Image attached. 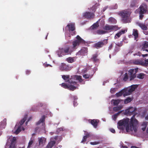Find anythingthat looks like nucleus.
Returning a JSON list of instances; mask_svg holds the SVG:
<instances>
[{"mask_svg":"<svg viewBox=\"0 0 148 148\" xmlns=\"http://www.w3.org/2000/svg\"><path fill=\"white\" fill-rule=\"evenodd\" d=\"M137 108L133 107H130L125 110V114L127 116L133 115L131 118L130 121L128 118L123 119L119 121L118 123L117 127L118 129L123 130L125 127L126 132H129L130 131H134L136 132L137 130L138 121L135 118V116L137 115L136 112Z\"/></svg>","mask_w":148,"mask_h":148,"instance_id":"obj_1","label":"nucleus"},{"mask_svg":"<svg viewBox=\"0 0 148 148\" xmlns=\"http://www.w3.org/2000/svg\"><path fill=\"white\" fill-rule=\"evenodd\" d=\"M138 68H136L131 69L129 70L128 73L130 81L133 80L136 77L140 79H143L144 78L146 74L143 73H140L138 74L137 76L136 75V74L138 71Z\"/></svg>","mask_w":148,"mask_h":148,"instance_id":"obj_2","label":"nucleus"},{"mask_svg":"<svg viewBox=\"0 0 148 148\" xmlns=\"http://www.w3.org/2000/svg\"><path fill=\"white\" fill-rule=\"evenodd\" d=\"M73 52L72 49L69 47H67L59 49L58 52V55L59 57H60L62 56L71 55Z\"/></svg>","mask_w":148,"mask_h":148,"instance_id":"obj_3","label":"nucleus"},{"mask_svg":"<svg viewBox=\"0 0 148 148\" xmlns=\"http://www.w3.org/2000/svg\"><path fill=\"white\" fill-rule=\"evenodd\" d=\"M77 40H75L72 42L73 47H71L72 49L73 52L76 49L77 47L81 44L85 43V41L79 36L77 35L76 37Z\"/></svg>","mask_w":148,"mask_h":148,"instance_id":"obj_4","label":"nucleus"},{"mask_svg":"<svg viewBox=\"0 0 148 148\" xmlns=\"http://www.w3.org/2000/svg\"><path fill=\"white\" fill-rule=\"evenodd\" d=\"M131 13L130 11L126 10H125L121 13L122 17V21L125 23H127L129 21V18Z\"/></svg>","mask_w":148,"mask_h":148,"instance_id":"obj_5","label":"nucleus"},{"mask_svg":"<svg viewBox=\"0 0 148 148\" xmlns=\"http://www.w3.org/2000/svg\"><path fill=\"white\" fill-rule=\"evenodd\" d=\"M65 29H67L71 35L73 36L75 34L76 31L75 24L73 23L68 24L65 27Z\"/></svg>","mask_w":148,"mask_h":148,"instance_id":"obj_6","label":"nucleus"},{"mask_svg":"<svg viewBox=\"0 0 148 148\" xmlns=\"http://www.w3.org/2000/svg\"><path fill=\"white\" fill-rule=\"evenodd\" d=\"M138 86L137 84L132 85L131 86L125 88L118 92H132L134 91Z\"/></svg>","mask_w":148,"mask_h":148,"instance_id":"obj_7","label":"nucleus"},{"mask_svg":"<svg viewBox=\"0 0 148 148\" xmlns=\"http://www.w3.org/2000/svg\"><path fill=\"white\" fill-rule=\"evenodd\" d=\"M137 10L138 12L142 13H146L148 12L147 6L145 3H143L140 5Z\"/></svg>","mask_w":148,"mask_h":148,"instance_id":"obj_8","label":"nucleus"},{"mask_svg":"<svg viewBox=\"0 0 148 148\" xmlns=\"http://www.w3.org/2000/svg\"><path fill=\"white\" fill-rule=\"evenodd\" d=\"M67 82L71 84V85H69L68 89L73 91L77 88V86H74L77 83L74 81V79H70L68 80Z\"/></svg>","mask_w":148,"mask_h":148,"instance_id":"obj_9","label":"nucleus"},{"mask_svg":"<svg viewBox=\"0 0 148 148\" xmlns=\"http://www.w3.org/2000/svg\"><path fill=\"white\" fill-rule=\"evenodd\" d=\"M108 42V39H104L95 43L94 45V47L95 48L98 49L105 45Z\"/></svg>","mask_w":148,"mask_h":148,"instance_id":"obj_10","label":"nucleus"},{"mask_svg":"<svg viewBox=\"0 0 148 148\" xmlns=\"http://www.w3.org/2000/svg\"><path fill=\"white\" fill-rule=\"evenodd\" d=\"M104 29L110 32L112 31H116L120 29L116 25H106Z\"/></svg>","mask_w":148,"mask_h":148,"instance_id":"obj_11","label":"nucleus"},{"mask_svg":"<svg viewBox=\"0 0 148 148\" xmlns=\"http://www.w3.org/2000/svg\"><path fill=\"white\" fill-rule=\"evenodd\" d=\"M139 0H131L129 6L130 8H135L138 6Z\"/></svg>","mask_w":148,"mask_h":148,"instance_id":"obj_12","label":"nucleus"},{"mask_svg":"<svg viewBox=\"0 0 148 148\" xmlns=\"http://www.w3.org/2000/svg\"><path fill=\"white\" fill-rule=\"evenodd\" d=\"M70 67L66 64L62 63L60 66V69L62 71H69L70 70Z\"/></svg>","mask_w":148,"mask_h":148,"instance_id":"obj_13","label":"nucleus"},{"mask_svg":"<svg viewBox=\"0 0 148 148\" xmlns=\"http://www.w3.org/2000/svg\"><path fill=\"white\" fill-rule=\"evenodd\" d=\"M6 125V120L5 119L0 122V136L2 132L1 130L5 128V126Z\"/></svg>","mask_w":148,"mask_h":148,"instance_id":"obj_14","label":"nucleus"},{"mask_svg":"<svg viewBox=\"0 0 148 148\" xmlns=\"http://www.w3.org/2000/svg\"><path fill=\"white\" fill-rule=\"evenodd\" d=\"M94 15L93 13L89 12H86L83 14V16L87 19H89L93 17Z\"/></svg>","mask_w":148,"mask_h":148,"instance_id":"obj_15","label":"nucleus"},{"mask_svg":"<svg viewBox=\"0 0 148 148\" xmlns=\"http://www.w3.org/2000/svg\"><path fill=\"white\" fill-rule=\"evenodd\" d=\"M134 64L142 66V60L140 59H135L133 60Z\"/></svg>","mask_w":148,"mask_h":148,"instance_id":"obj_16","label":"nucleus"},{"mask_svg":"<svg viewBox=\"0 0 148 148\" xmlns=\"http://www.w3.org/2000/svg\"><path fill=\"white\" fill-rule=\"evenodd\" d=\"M142 49L148 52V42L145 41L142 45Z\"/></svg>","mask_w":148,"mask_h":148,"instance_id":"obj_17","label":"nucleus"},{"mask_svg":"<svg viewBox=\"0 0 148 148\" xmlns=\"http://www.w3.org/2000/svg\"><path fill=\"white\" fill-rule=\"evenodd\" d=\"M87 48L86 47L82 48L81 50L79 51L78 53L81 55H84L87 53Z\"/></svg>","mask_w":148,"mask_h":148,"instance_id":"obj_18","label":"nucleus"},{"mask_svg":"<svg viewBox=\"0 0 148 148\" xmlns=\"http://www.w3.org/2000/svg\"><path fill=\"white\" fill-rule=\"evenodd\" d=\"M45 115H43L42 117L40 119L39 121L37 123L36 125H39L40 123H42V125L45 124L44 122L45 121Z\"/></svg>","mask_w":148,"mask_h":148,"instance_id":"obj_19","label":"nucleus"},{"mask_svg":"<svg viewBox=\"0 0 148 148\" xmlns=\"http://www.w3.org/2000/svg\"><path fill=\"white\" fill-rule=\"evenodd\" d=\"M138 25L143 30H147L148 29L147 27L144 24L138 23Z\"/></svg>","mask_w":148,"mask_h":148,"instance_id":"obj_20","label":"nucleus"},{"mask_svg":"<svg viewBox=\"0 0 148 148\" xmlns=\"http://www.w3.org/2000/svg\"><path fill=\"white\" fill-rule=\"evenodd\" d=\"M56 141H51L48 143L46 148H52L56 144Z\"/></svg>","mask_w":148,"mask_h":148,"instance_id":"obj_21","label":"nucleus"},{"mask_svg":"<svg viewBox=\"0 0 148 148\" xmlns=\"http://www.w3.org/2000/svg\"><path fill=\"white\" fill-rule=\"evenodd\" d=\"M90 123L95 128L97 127L98 124V122L97 120H91Z\"/></svg>","mask_w":148,"mask_h":148,"instance_id":"obj_22","label":"nucleus"},{"mask_svg":"<svg viewBox=\"0 0 148 148\" xmlns=\"http://www.w3.org/2000/svg\"><path fill=\"white\" fill-rule=\"evenodd\" d=\"M97 57L98 55L97 53L94 54L92 55V57L91 58V59H92L94 62H98L99 60L97 58Z\"/></svg>","mask_w":148,"mask_h":148,"instance_id":"obj_23","label":"nucleus"},{"mask_svg":"<svg viewBox=\"0 0 148 148\" xmlns=\"http://www.w3.org/2000/svg\"><path fill=\"white\" fill-rule=\"evenodd\" d=\"M125 33V31L124 30H122L121 31L117 33L116 34L115 36L114 37L115 39H116L117 38V37H116L117 36V37L119 38L120 37L121 35L122 34H123Z\"/></svg>","mask_w":148,"mask_h":148,"instance_id":"obj_24","label":"nucleus"},{"mask_svg":"<svg viewBox=\"0 0 148 148\" xmlns=\"http://www.w3.org/2000/svg\"><path fill=\"white\" fill-rule=\"evenodd\" d=\"M132 35L134 36L135 39L136 40L138 37V30L136 29H133Z\"/></svg>","mask_w":148,"mask_h":148,"instance_id":"obj_25","label":"nucleus"},{"mask_svg":"<svg viewBox=\"0 0 148 148\" xmlns=\"http://www.w3.org/2000/svg\"><path fill=\"white\" fill-rule=\"evenodd\" d=\"M131 93H116V95L117 97H119L122 96L123 94H123V95L124 97H125L126 96H127L130 95Z\"/></svg>","mask_w":148,"mask_h":148,"instance_id":"obj_26","label":"nucleus"},{"mask_svg":"<svg viewBox=\"0 0 148 148\" xmlns=\"http://www.w3.org/2000/svg\"><path fill=\"white\" fill-rule=\"evenodd\" d=\"M133 100L132 98L130 97H128L125 100L124 102L125 104H127Z\"/></svg>","mask_w":148,"mask_h":148,"instance_id":"obj_27","label":"nucleus"},{"mask_svg":"<svg viewBox=\"0 0 148 148\" xmlns=\"http://www.w3.org/2000/svg\"><path fill=\"white\" fill-rule=\"evenodd\" d=\"M147 123L146 122H144L143 123L142 126H143V127L142 128V129L143 131L145 130L147 125Z\"/></svg>","mask_w":148,"mask_h":148,"instance_id":"obj_28","label":"nucleus"},{"mask_svg":"<svg viewBox=\"0 0 148 148\" xmlns=\"http://www.w3.org/2000/svg\"><path fill=\"white\" fill-rule=\"evenodd\" d=\"M99 5L98 3H96L95 5L92 6L91 8V10L94 12H95L97 7Z\"/></svg>","mask_w":148,"mask_h":148,"instance_id":"obj_29","label":"nucleus"},{"mask_svg":"<svg viewBox=\"0 0 148 148\" xmlns=\"http://www.w3.org/2000/svg\"><path fill=\"white\" fill-rule=\"evenodd\" d=\"M121 111L119 112L118 113L114 114L112 116V118L114 121H116L118 116L121 113Z\"/></svg>","mask_w":148,"mask_h":148,"instance_id":"obj_30","label":"nucleus"},{"mask_svg":"<svg viewBox=\"0 0 148 148\" xmlns=\"http://www.w3.org/2000/svg\"><path fill=\"white\" fill-rule=\"evenodd\" d=\"M109 21L112 23H116L117 21L114 18L111 17L109 19Z\"/></svg>","mask_w":148,"mask_h":148,"instance_id":"obj_31","label":"nucleus"},{"mask_svg":"<svg viewBox=\"0 0 148 148\" xmlns=\"http://www.w3.org/2000/svg\"><path fill=\"white\" fill-rule=\"evenodd\" d=\"M148 66V59H146L144 61L142 60V66Z\"/></svg>","mask_w":148,"mask_h":148,"instance_id":"obj_32","label":"nucleus"},{"mask_svg":"<svg viewBox=\"0 0 148 148\" xmlns=\"http://www.w3.org/2000/svg\"><path fill=\"white\" fill-rule=\"evenodd\" d=\"M122 108V106H118L116 107H114L113 108V110L115 112H117L119 110H121Z\"/></svg>","mask_w":148,"mask_h":148,"instance_id":"obj_33","label":"nucleus"},{"mask_svg":"<svg viewBox=\"0 0 148 148\" xmlns=\"http://www.w3.org/2000/svg\"><path fill=\"white\" fill-rule=\"evenodd\" d=\"M99 26V25L98 24L96 23H94L91 26V28L92 29H96Z\"/></svg>","mask_w":148,"mask_h":148,"instance_id":"obj_34","label":"nucleus"},{"mask_svg":"<svg viewBox=\"0 0 148 148\" xmlns=\"http://www.w3.org/2000/svg\"><path fill=\"white\" fill-rule=\"evenodd\" d=\"M128 73L127 74V73H126L124 75V77L123 78V80L124 81H126L128 79Z\"/></svg>","mask_w":148,"mask_h":148,"instance_id":"obj_35","label":"nucleus"},{"mask_svg":"<svg viewBox=\"0 0 148 148\" xmlns=\"http://www.w3.org/2000/svg\"><path fill=\"white\" fill-rule=\"evenodd\" d=\"M113 101V104L114 106H117L120 102V101L119 99L112 100Z\"/></svg>","mask_w":148,"mask_h":148,"instance_id":"obj_36","label":"nucleus"},{"mask_svg":"<svg viewBox=\"0 0 148 148\" xmlns=\"http://www.w3.org/2000/svg\"><path fill=\"white\" fill-rule=\"evenodd\" d=\"M67 61L69 63H72L74 62L73 59L71 57H69L67 58Z\"/></svg>","mask_w":148,"mask_h":148,"instance_id":"obj_37","label":"nucleus"},{"mask_svg":"<svg viewBox=\"0 0 148 148\" xmlns=\"http://www.w3.org/2000/svg\"><path fill=\"white\" fill-rule=\"evenodd\" d=\"M21 131V127L19 126L17 129L16 130L15 133L16 134H18Z\"/></svg>","mask_w":148,"mask_h":148,"instance_id":"obj_38","label":"nucleus"},{"mask_svg":"<svg viewBox=\"0 0 148 148\" xmlns=\"http://www.w3.org/2000/svg\"><path fill=\"white\" fill-rule=\"evenodd\" d=\"M26 120V118L25 117L23 119L21 120V121L19 122V124L20 125V126L22 125L25 122V121Z\"/></svg>","mask_w":148,"mask_h":148,"instance_id":"obj_39","label":"nucleus"},{"mask_svg":"<svg viewBox=\"0 0 148 148\" xmlns=\"http://www.w3.org/2000/svg\"><path fill=\"white\" fill-rule=\"evenodd\" d=\"M97 33L99 34H105L106 33V32L105 31L103 30H97Z\"/></svg>","mask_w":148,"mask_h":148,"instance_id":"obj_40","label":"nucleus"},{"mask_svg":"<svg viewBox=\"0 0 148 148\" xmlns=\"http://www.w3.org/2000/svg\"><path fill=\"white\" fill-rule=\"evenodd\" d=\"M61 86L64 88L68 89L69 85H68L65 83H62L61 84Z\"/></svg>","mask_w":148,"mask_h":148,"instance_id":"obj_41","label":"nucleus"},{"mask_svg":"<svg viewBox=\"0 0 148 148\" xmlns=\"http://www.w3.org/2000/svg\"><path fill=\"white\" fill-rule=\"evenodd\" d=\"M16 143H11L10 145L9 148H16Z\"/></svg>","mask_w":148,"mask_h":148,"instance_id":"obj_42","label":"nucleus"},{"mask_svg":"<svg viewBox=\"0 0 148 148\" xmlns=\"http://www.w3.org/2000/svg\"><path fill=\"white\" fill-rule=\"evenodd\" d=\"M74 101L73 102V105L74 106H76L78 105V103L75 100V99H77V98L76 96H74Z\"/></svg>","mask_w":148,"mask_h":148,"instance_id":"obj_43","label":"nucleus"},{"mask_svg":"<svg viewBox=\"0 0 148 148\" xmlns=\"http://www.w3.org/2000/svg\"><path fill=\"white\" fill-rule=\"evenodd\" d=\"M62 78L64 80H66L68 79L69 78V75H63L62 76Z\"/></svg>","mask_w":148,"mask_h":148,"instance_id":"obj_44","label":"nucleus"},{"mask_svg":"<svg viewBox=\"0 0 148 148\" xmlns=\"http://www.w3.org/2000/svg\"><path fill=\"white\" fill-rule=\"evenodd\" d=\"M117 89V88H112L110 90V92H116Z\"/></svg>","mask_w":148,"mask_h":148,"instance_id":"obj_45","label":"nucleus"},{"mask_svg":"<svg viewBox=\"0 0 148 148\" xmlns=\"http://www.w3.org/2000/svg\"><path fill=\"white\" fill-rule=\"evenodd\" d=\"M33 141L32 140H29V141L28 143V145L27 147V148H30L31 147V145H32L33 143Z\"/></svg>","mask_w":148,"mask_h":148,"instance_id":"obj_46","label":"nucleus"},{"mask_svg":"<svg viewBox=\"0 0 148 148\" xmlns=\"http://www.w3.org/2000/svg\"><path fill=\"white\" fill-rule=\"evenodd\" d=\"M90 76V75L89 74H86L83 75V77L85 79L88 78Z\"/></svg>","mask_w":148,"mask_h":148,"instance_id":"obj_47","label":"nucleus"},{"mask_svg":"<svg viewBox=\"0 0 148 148\" xmlns=\"http://www.w3.org/2000/svg\"><path fill=\"white\" fill-rule=\"evenodd\" d=\"M87 138L86 136H84L82 140L81 141V143L85 142L86 141Z\"/></svg>","mask_w":148,"mask_h":148,"instance_id":"obj_48","label":"nucleus"},{"mask_svg":"<svg viewBox=\"0 0 148 148\" xmlns=\"http://www.w3.org/2000/svg\"><path fill=\"white\" fill-rule=\"evenodd\" d=\"M16 140V139L15 137H13L11 141V143H16L15 141Z\"/></svg>","mask_w":148,"mask_h":148,"instance_id":"obj_49","label":"nucleus"},{"mask_svg":"<svg viewBox=\"0 0 148 148\" xmlns=\"http://www.w3.org/2000/svg\"><path fill=\"white\" fill-rule=\"evenodd\" d=\"M139 14V18L141 20L143 17L144 16L143 15L144 14H145V13H140V12H138Z\"/></svg>","mask_w":148,"mask_h":148,"instance_id":"obj_50","label":"nucleus"},{"mask_svg":"<svg viewBox=\"0 0 148 148\" xmlns=\"http://www.w3.org/2000/svg\"><path fill=\"white\" fill-rule=\"evenodd\" d=\"M39 144L40 145L41 144L42 145L43 144V140L41 138L39 139L38 140Z\"/></svg>","mask_w":148,"mask_h":148,"instance_id":"obj_51","label":"nucleus"},{"mask_svg":"<svg viewBox=\"0 0 148 148\" xmlns=\"http://www.w3.org/2000/svg\"><path fill=\"white\" fill-rule=\"evenodd\" d=\"M64 128L63 127L58 128L57 130V132H59L60 131L64 130Z\"/></svg>","mask_w":148,"mask_h":148,"instance_id":"obj_52","label":"nucleus"},{"mask_svg":"<svg viewBox=\"0 0 148 148\" xmlns=\"http://www.w3.org/2000/svg\"><path fill=\"white\" fill-rule=\"evenodd\" d=\"M121 147L122 148H127V147L125 146L123 143H122L121 145Z\"/></svg>","mask_w":148,"mask_h":148,"instance_id":"obj_53","label":"nucleus"},{"mask_svg":"<svg viewBox=\"0 0 148 148\" xmlns=\"http://www.w3.org/2000/svg\"><path fill=\"white\" fill-rule=\"evenodd\" d=\"M110 131L112 133H114L115 132L114 129L113 128H111L110 130Z\"/></svg>","mask_w":148,"mask_h":148,"instance_id":"obj_54","label":"nucleus"},{"mask_svg":"<svg viewBox=\"0 0 148 148\" xmlns=\"http://www.w3.org/2000/svg\"><path fill=\"white\" fill-rule=\"evenodd\" d=\"M77 79L79 81V80H82V76H78L77 77Z\"/></svg>","mask_w":148,"mask_h":148,"instance_id":"obj_55","label":"nucleus"},{"mask_svg":"<svg viewBox=\"0 0 148 148\" xmlns=\"http://www.w3.org/2000/svg\"><path fill=\"white\" fill-rule=\"evenodd\" d=\"M86 134V135L85 136H86L87 138H89L90 136V134L88 132Z\"/></svg>","mask_w":148,"mask_h":148,"instance_id":"obj_56","label":"nucleus"},{"mask_svg":"<svg viewBox=\"0 0 148 148\" xmlns=\"http://www.w3.org/2000/svg\"><path fill=\"white\" fill-rule=\"evenodd\" d=\"M49 66H51L49 64H44V66L45 67H47Z\"/></svg>","mask_w":148,"mask_h":148,"instance_id":"obj_57","label":"nucleus"},{"mask_svg":"<svg viewBox=\"0 0 148 148\" xmlns=\"http://www.w3.org/2000/svg\"><path fill=\"white\" fill-rule=\"evenodd\" d=\"M26 74L29 75L30 73V71L29 70H27V71H26Z\"/></svg>","mask_w":148,"mask_h":148,"instance_id":"obj_58","label":"nucleus"},{"mask_svg":"<svg viewBox=\"0 0 148 148\" xmlns=\"http://www.w3.org/2000/svg\"><path fill=\"white\" fill-rule=\"evenodd\" d=\"M34 106H33V107L32 108V110L34 111H37V109H34Z\"/></svg>","mask_w":148,"mask_h":148,"instance_id":"obj_59","label":"nucleus"},{"mask_svg":"<svg viewBox=\"0 0 148 148\" xmlns=\"http://www.w3.org/2000/svg\"><path fill=\"white\" fill-rule=\"evenodd\" d=\"M141 54H142L140 52H138L136 54L138 56H140Z\"/></svg>","mask_w":148,"mask_h":148,"instance_id":"obj_60","label":"nucleus"},{"mask_svg":"<svg viewBox=\"0 0 148 148\" xmlns=\"http://www.w3.org/2000/svg\"><path fill=\"white\" fill-rule=\"evenodd\" d=\"M141 55L143 57H147L148 56V54H141Z\"/></svg>","mask_w":148,"mask_h":148,"instance_id":"obj_61","label":"nucleus"},{"mask_svg":"<svg viewBox=\"0 0 148 148\" xmlns=\"http://www.w3.org/2000/svg\"><path fill=\"white\" fill-rule=\"evenodd\" d=\"M83 80L82 79V80H79V81L80 83H82V82H83V83L82 84H85V82H83Z\"/></svg>","mask_w":148,"mask_h":148,"instance_id":"obj_62","label":"nucleus"},{"mask_svg":"<svg viewBox=\"0 0 148 148\" xmlns=\"http://www.w3.org/2000/svg\"><path fill=\"white\" fill-rule=\"evenodd\" d=\"M90 144L92 145H96L97 144L96 143V142H91Z\"/></svg>","mask_w":148,"mask_h":148,"instance_id":"obj_63","label":"nucleus"},{"mask_svg":"<svg viewBox=\"0 0 148 148\" xmlns=\"http://www.w3.org/2000/svg\"><path fill=\"white\" fill-rule=\"evenodd\" d=\"M145 34V35H147L148 34V31H144L143 32Z\"/></svg>","mask_w":148,"mask_h":148,"instance_id":"obj_64","label":"nucleus"}]
</instances>
